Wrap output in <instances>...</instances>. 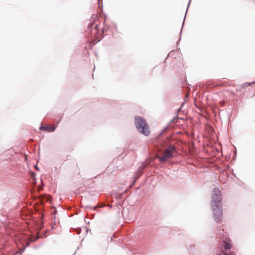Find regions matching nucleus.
Returning a JSON list of instances; mask_svg holds the SVG:
<instances>
[{
    "label": "nucleus",
    "instance_id": "1",
    "mask_svg": "<svg viewBox=\"0 0 255 255\" xmlns=\"http://www.w3.org/2000/svg\"><path fill=\"white\" fill-rule=\"evenodd\" d=\"M135 124L139 132L147 136L150 133V130L147 123L142 118L136 116L135 117Z\"/></svg>",
    "mask_w": 255,
    "mask_h": 255
},
{
    "label": "nucleus",
    "instance_id": "2",
    "mask_svg": "<svg viewBox=\"0 0 255 255\" xmlns=\"http://www.w3.org/2000/svg\"><path fill=\"white\" fill-rule=\"evenodd\" d=\"M175 152V148L174 146L169 145L165 150L161 152V155L157 156L159 160L161 162H164L167 159L172 158L173 154Z\"/></svg>",
    "mask_w": 255,
    "mask_h": 255
},
{
    "label": "nucleus",
    "instance_id": "3",
    "mask_svg": "<svg viewBox=\"0 0 255 255\" xmlns=\"http://www.w3.org/2000/svg\"><path fill=\"white\" fill-rule=\"evenodd\" d=\"M222 196L221 192L218 189H214L212 195V200L211 203V207H215L222 201Z\"/></svg>",
    "mask_w": 255,
    "mask_h": 255
},
{
    "label": "nucleus",
    "instance_id": "4",
    "mask_svg": "<svg viewBox=\"0 0 255 255\" xmlns=\"http://www.w3.org/2000/svg\"><path fill=\"white\" fill-rule=\"evenodd\" d=\"M213 210V215L215 220L217 222H220L223 219L222 210L218 205L215 207H211Z\"/></svg>",
    "mask_w": 255,
    "mask_h": 255
},
{
    "label": "nucleus",
    "instance_id": "5",
    "mask_svg": "<svg viewBox=\"0 0 255 255\" xmlns=\"http://www.w3.org/2000/svg\"><path fill=\"white\" fill-rule=\"evenodd\" d=\"M232 247L231 240L229 238H225L223 240V247L225 250H230Z\"/></svg>",
    "mask_w": 255,
    "mask_h": 255
},
{
    "label": "nucleus",
    "instance_id": "6",
    "mask_svg": "<svg viewBox=\"0 0 255 255\" xmlns=\"http://www.w3.org/2000/svg\"><path fill=\"white\" fill-rule=\"evenodd\" d=\"M56 128V127L54 126H41L40 128V129L42 130L45 131H48L49 132H53L54 131V130Z\"/></svg>",
    "mask_w": 255,
    "mask_h": 255
},
{
    "label": "nucleus",
    "instance_id": "7",
    "mask_svg": "<svg viewBox=\"0 0 255 255\" xmlns=\"http://www.w3.org/2000/svg\"><path fill=\"white\" fill-rule=\"evenodd\" d=\"M98 26V24L94 23H91L89 24L88 28L89 29H92L93 28H94V30L95 31V32H96L97 31Z\"/></svg>",
    "mask_w": 255,
    "mask_h": 255
},
{
    "label": "nucleus",
    "instance_id": "8",
    "mask_svg": "<svg viewBox=\"0 0 255 255\" xmlns=\"http://www.w3.org/2000/svg\"><path fill=\"white\" fill-rule=\"evenodd\" d=\"M224 255H236L233 252H229L228 253L227 252H223Z\"/></svg>",
    "mask_w": 255,
    "mask_h": 255
},
{
    "label": "nucleus",
    "instance_id": "9",
    "mask_svg": "<svg viewBox=\"0 0 255 255\" xmlns=\"http://www.w3.org/2000/svg\"><path fill=\"white\" fill-rule=\"evenodd\" d=\"M220 104L221 105V106H224V102H220Z\"/></svg>",
    "mask_w": 255,
    "mask_h": 255
},
{
    "label": "nucleus",
    "instance_id": "10",
    "mask_svg": "<svg viewBox=\"0 0 255 255\" xmlns=\"http://www.w3.org/2000/svg\"><path fill=\"white\" fill-rule=\"evenodd\" d=\"M31 177H33V176H35V174H34V173L32 172V173H31Z\"/></svg>",
    "mask_w": 255,
    "mask_h": 255
},
{
    "label": "nucleus",
    "instance_id": "11",
    "mask_svg": "<svg viewBox=\"0 0 255 255\" xmlns=\"http://www.w3.org/2000/svg\"><path fill=\"white\" fill-rule=\"evenodd\" d=\"M35 168L37 170H38V167H37L36 166H35Z\"/></svg>",
    "mask_w": 255,
    "mask_h": 255
},
{
    "label": "nucleus",
    "instance_id": "12",
    "mask_svg": "<svg viewBox=\"0 0 255 255\" xmlns=\"http://www.w3.org/2000/svg\"><path fill=\"white\" fill-rule=\"evenodd\" d=\"M220 255V254H218V255Z\"/></svg>",
    "mask_w": 255,
    "mask_h": 255
}]
</instances>
